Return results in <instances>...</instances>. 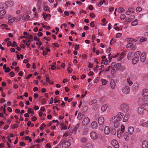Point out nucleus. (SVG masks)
Wrapping results in <instances>:
<instances>
[{
  "label": "nucleus",
  "instance_id": "nucleus-12",
  "mask_svg": "<svg viewBox=\"0 0 148 148\" xmlns=\"http://www.w3.org/2000/svg\"><path fill=\"white\" fill-rule=\"evenodd\" d=\"M5 5H6V6L5 7V9L7 8V6L9 5L10 6H12L13 5V2L11 1H8L5 2Z\"/></svg>",
  "mask_w": 148,
  "mask_h": 148
},
{
  "label": "nucleus",
  "instance_id": "nucleus-50",
  "mask_svg": "<svg viewBox=\"0 0 148 148\" xmlns=\"http://www.w3.org/2000/svg\"><path fill=\"white\" fill-rule=\"evenodd\" d=\"M133 45V43H128L126 45V47L127 48H128L129 47H132Z\"/></svg>",
  "mask_w": 148,
  "mask_h": 148
},
{
  "label": "nucleus",
  "instance_id": "nucleus-34",
  "mask_svg": "<svg viewBox=\"0 0 148 148\" xmlns=\"http://www.w3.org/2000/svg\"><path fill=\"white\" fill-rule=\"evenodd\" d=\"M71 145V142L69 141H65V148L66 147L68 148Z\"/></svg>",
  "mask_w": 148,
  "mask_h": 148
},
{
  "label": "nucleus",
  "instance_id": "nucleus-13",
  "mask_svg": "<svg viewBox=\"0 0 148 148\" xmlns=\"http://www.w3.org/2000/svg\"><path fill=\"white\" fill-rule=\"evenodd\" d=\"M110 130L108 126H106L104 129V132L105 134L108 135L110 133Z\"/></svg>",
  "mask_w": 148,
  "mask_h": 148
},
{
  "label": "nucleus",
  "instance_id": "nucleus-30",
  "mask_svg": "<svg viewBox=\"0 0 148 148\" xmlns=\"http://www.w3.org/2000/svg\"><path fill=\"white\" fill-rule=\"evenodd\" d=\"M88 129L87 128H85L84 129L83 132V135H86V134L88 132Z\"/></svg>",
  "mask_w": 148,
  "mask_h": 148
},
{
  "label": "nucleus",
  "instance_id": "nucleus-52",
  "mask_svg": "<svg viewBox=\"0 0 148 148\" xmlns=\"http://www.w3.org/2000/svg\"><path fill=\"white\" fill-rule=\"evenodd\" d=\"M143 101L145 103V104H148V98H145L143 100Z\"/></svg>",
  "mask_w": 148,
  "mask_h": 148
},
{
  "label": "nucleus",
  "instance_id": "nucleus-48",
  "mask_svg": "<svg viewBox=\"0 0 148 148\" xmlns=\"http://www.w3.org/2000/svg\"><path fill=\"white\" fill-rule=\"evenodd\" d=\"M123 10H124L123 8L122 7H120L118 8V12L119 13H121L123 12Z\"/></svg>",
  "mask_w": 148,
  "mask_h": 148
},
{
  "label": "nucleus",
  "instance_id": "nucleus-43",
  "mask_svg": "<svg viewBox=\"0 0 148 148\" xmlns=\"http://www.w3.org/2000/svg\"><path fill=\"white\" fill-rule=\"evenodd\" d=\"M6 11L4 10H2L0 11V15L3 16L6 13Z\"/></svg>",
  "mask_w": 148,
  "mask_h": 148
},
{
  "label": "nucleus",
  "instance_id": "nucleus-40",
  "mask_svg": "<svg viewBox=\"0 0 148 148\" xmlns=\"http://www.w3.org/2000/svg\"><path fill=\"white\" fill-rule=\"evenodd\" d=\"M121 66V64L119 63H117L116 66V70H119L120 69Z\"/></svg>",
  "mask_w": 148,
  "mask_h": 148
},
{
  "label": "nucleus",
  "instance_id": "nucleus-46",
  "mask_svg": "<svg viewBox=\"0 0 148 148\" xmlns=\"http://www.w3.org/2000/svg\"><path fill=\"white\" fill-rule=\"evenodd\" d=\"M142 10L141 8L140 7H137L136 9V11L137 12H139Z\"/></svg>",
  "mask_w": 148,
  "mask_h": 148
},
{
  "label": "nucleus",
  "instance_id": "nucleus-28",
  "mask_svg": "<svg viewBox=\"0 0 148 148\" xmlns=\"http://www.w3.org/2000/svg\"><path fill=\"white\" fill-rule=\"evenodd\" d=\"M107 108V106L105 104L103 105L101 108V110L103 112L105 111L106 109Z\"/></svg>",
  "mask_w": 148,
  "mask_h": 148
},
{
  "label": "nucleus",
  "instance_id": "nucleus-62",
  "mask_svg": "<svg viewBox=\"0 0 148 148\" xmlns=\"http://www.w3.org/2000/svg\"><path fill=\"white\" fill-rule=\"evenodd\" d=\"M122 34L121 33H117L116 34V38H118L121 36Z\"/></svg>",
  "mask_w": 148,
  "mask_h": 148
},
{
  "label": "nucleus",
  "instance_id": "nucleus-45",
  "mask_svg": "<svg viewBox=\"0 0 148 148\" xmlns=\"http://www.w3.org/2000/svg\"><path fill=\"white\" fill-rule=\"evenodd\" d=\"M121 132L122 133H123L124 132L125 130V126L123 124H122L121 125Z\"/></svg>",
  "mask_w": 148,
  "mask_h": 148
},
{
  "label": "nucleus",
  "instance_id": "nucleus-32",
  "mask_svg": "<svg viewBox=\"0 0 148 148\" xmlns=\"http://www.w3.org/2000/svg\"><path fill=\"white\" fill-rule=\"evenodd\" d=\"M97 101L96 99H94L90 101L89 102V104L90 105H92L93 103H95L97 102Z\"/></svg>",
  "mask_w": 148,
  "mask_h": 148
},
{
  "label": "nucleus",
  "instance_id": "nucleus-11",
  "mask_svg": "<svg viewBox=\"0 0 148 148\" xmlns=\"http://www.w3.org/2000/svg\"><path fill=\"white\" fill-rule=\"evenodd\" d=\"M142 95L144 97L148 96V89H144L142 91Z\"/></svg>",
  "mask_w": 148,
  "mask_h": 148
},
{
  "label": "nucleus",
  "instance_id": "nucleus-53",
  "mask_svg": "<svg viewBox=\"0 0 148 148\" xmlns=\"http://www.w3.org/2000/svg\"><path fill=\"white\" fill-rule=\"evenodd\" d=\"M11 70V69H10V68L9 67H8L5 70L4 72L5 73L9 72Z\"/></svg>",
  "mask_w": 148,
  "mask_h": 148
},
{
  "label": "nucleus",
  "instance_id": "nucleus-2",
  "mask_svg": "<svg viewBox=\"0 0 148 148\" xmlns=\"http://www.w3.org/2000/svg\"><path fill=\"white\" fill-rule=\"evenodd\" d=\"M121 110L122 111L125 112H127L129 110V107L128 105L125 104H121L120 106Z\"/></svg>",
  "mask_w": 148,
  "mask_h": 148
},
{
  "label": "nucleus",
  "instance_id": "nucleus-10",
  "mask_svg": "<svg viewBox=\"0 0 148 148\" xmlns=\"http://www.w3.org/2000/svg\"><path fill=\"white\" fill-rule=\"evenodd\" d=\"M104 122V119L102 116L100 117L98 119V123L100 125L103 124Z\"/></svg>",
  "mask_w": 148,
  "mask_h": 148
},
{
  "label": "nucleus",
  "instance_id": "nucleus-24",
  "mask_svg": "<svg viewBox=\"0 0 148 148\" xmlns=\"http://www.w3.org/2000/svg\"><path fill=\"white\" fill-rule=\"evenodd\" d=\"M92 128H95L97 127V123L96 121L92 122L91 124Z\"/></svg>",
  "mask_w": 148,
  "mask_h": 148
},
{
  "label": "nucleus",
  "instance_id": "nucleus-5",
  "mask_svg": "<svg viewBox=\"0 0 148 148\" xmlns=\"http://www.w3.org/2000/svg\"><path fill=\"white\" fill-rule=\"evenodd\" d=\"M90 119L88 117H86L84 118L83 120L82 124L83 125H87L89 122Z\"/></svg>",
  "mask_w": 148,
  "mask_h": 148
},
{
  "label": "nucleus",
  "instance_id": "nucleus-4",
  "mask_svg": "<svg viewBox=\"0 0 148 148\" xmlns=\"http://www.w3.org/2000/svg\"><path fill=\"white\" fill-rule=\"evenodd\" d=\"M130 90V88L128 86H126L124 87L122 89V92L124 94H127L129 92Z\"/></svg>",
  "mask_w": 148,
  "mask_h": 148
},
{
  "label": "nucleus",
  "instance_id": "nucleus-18",
  "mask_svg": "<svg viewBox=\"0 0 148 148\" xmlns=\"http://www.w3.org/2000/svg\"><path fill=\"white\" fill-rule=\"evenodd\" d=\"M134 128L133 127H130L128 128V131L129 134L132 135L134 132Z\"/></svg>",
  "mask_w": 148,
  "mask_h": 148
},
{
  "label": "nucleus",
  "instance_id": "nucleus-33",
  "mask_svg": "<svg viewBox=\"0 0 148 148\" xmlns=\"http://www.w3.org/2000/svg\"><path fill=\"white\" fill-rule=\"evenodd\" d=\"M125 55V53H122L120 54L119 60H120L123 58Z\"/></svg>",
  "mask_w": 148,
  "mask_h": 148
},
{
  "label": "nucleus",
  "instance_id": "nucleus-35",
  "mask_svg": "<svg viewBox=\"0 0 148 148\" xmlns=\"http://www.w3.org/2000/svg\"><path fill=\"white\" fill-rule=\"evenodd\" d=\"M140 54V51H137L135 53L134 56L135 57H137V58H138Z\"/></svg>",
  "mask_w": 148,
  "mask_h": 148
},
{
  "label": "nucleus",
  "instance_id": "nucleus-20",
  "mask_svg": "<svg viewBox=\"0 0 148 148\" xmlns=\"http://www.w3.org/2000/svg\"><path fill=\"white\" fill-rule=\"evenodd\" d=\"M140 125L142 126H144L146 127H148V121L143 122H141L140 123Z\"/></svg>",
  "mask_w": 148,
  "mask_h": 148
},
{
  "label": "nucleus",
  "instance_id": "nucleus-16",
  "mask_svg": "<svg viewBox=\"0 0 148 148\" xmlns=\"http://www.w3.org/2000/svg\"><path fill=\"white\" fill-rule=\"evenodd\" d=\"M134 53L132 52H129L127 55V57L128 60H131L134 56Z\"/></svg>",
  "mask_w": 148,
  "mask_h": 148
},
{
  "label": "nucleus",
  "instance_id": "nucleus-22",
  "mask_svg": "<svg viewBox=\"0 0 148 148\" xmlns=\"http://www.w3.org/2000/svg\"><path fill=\"white\" fill-rule=\"evenodd\" d=\"M84 114H82L80 112H79L77 118L79 120L81 119L84 117Z\"/></svg>",
  "mask_w": 148,
  "mask_h": 148
},
{
  "label": "nucleus",
  "instance_id": "nucleus-27",
  "mask_svg": "<svg viewBox=\"0 0 148 148\" xmlns=\"http://www.w3.org/2000/svg\"><path fill=\"white\" fill-rule=\"evenodd\" d=\"M110 132L111 134L113 135H114L116 133V131L114 128H112Z\"/></svg>",
  "mask_w": 148,
  "mask_h": 148
},
{
  "label": "nucleus",
  "instance_id": "nucleus-9",
  "mask_svg": "<svg viewBox=\"0 0 148 148\" xmlns=\"http://www.w3.org/2000/svg\"><path fill=\"white\" fill-rule=\"evenodd\" d=\"M112 144L116 148H119V145L118 144V142L116 140H112Z\"/></svg>",
  "mask_w": 148,
  "mask_h": 148
},
{
  "label": "nucleus",
  "instance_id": "nucleus-26",
  "mask_svg": "<svg viewBox=\"0 0 148 148\" xmlns=\"http://www.w3.org/2000/svg\"><path fill=\"white\" fill-rule=\"evenodd\" d=\"M142 108L144 109L146 111L148 112V104H145L142 105Z\"/></svg>",
  "mask_w": 148,
  "mask_h": 148
},
{
  "label": "nucleus",
  "instance_id": "nucleus-49",
  "mask_svg": "<svg viewBox=\"0 0 148 148\" xmlns=\"http://www.w3.org/2000/svg\"><path fill=\"white\" fill-rule=\"evenodd\" d=\"M107 81L105 79H102V84L103 85H105L106 84Z\"/></svg>",
  "mask_w": 148,
  "mask_h": 148
},
{
  "label": "nucleus",
  "instance_id": "nucleus-51",
  "mask_svg": "<svg viewBox=\"0 0 148 148\" xmlns=\"http://www.w3.org/2000/svg\"><path fill=\"white\" fill-rule=\"evenodd\" d=\"M125 17L126 16L124 14H122L120 16V19L121 20H123Z\"/></svg>",
  "mask_w": 148,
  "mask_h": 148
},
{
  "label": "nucleus",
  "instance_id": "nucleus-56",
  "mask_svg": "<svg viewBox=\"0 0 148 148\" xmlns=\"http://www.w3.org/2000/svg\"><path fill=\"white\" fill-rule=\"evenodd\" d=\"M134 40V39L131 38H129L128 39V41L130 42H133V41Z\"/></svg>",
  "mask_w": 148,
  "mask_h": 148
},
{
  "label": "nucleus",
  "instance_id": "nucleus-59",
  "mask_svg": "<svg viewBox=\"0 0 148 148\" xmlns=\"http://www.w3.org/2000/svg\"><path fill=\"white\" fill-rule=\"evenodd\" d=\"M130 12L134 13V9L133 8H131L130 9H129Z\"/></svg>",
  "mask_w": 148,
  "mask_h": 148
},
{
  "label": "nucleus",
  "instance_id": "nucleus-7",
  "mask_svg": "<svg viewBox=\"0 0 148 148\" xmlns=\"http://www.w3.org/2000/svg\"><path fill=\"white\" fill-rule=\"evenodd\" d=\"M90 136L91 138L93 139H96L98 137L96 133L94 132H91L90 134Z\"/></svg>",
  "mask_w": 148,
  "mask_h": 148
},
{
  "label": "nucleus",
  "instance_id": "nucleus-3",
  "mask_svg": "<svg viewBox=\"0 0 148 148\" xmlns=\"http://www.w3.org/2000/svg\"><path fill=\"white\" fill-rule=\"evenodd\" d=\"M64 118V116H60L59 117V119L61 120L60 123V124L61 128L62 130H65V125L64 123L62 122L63 120H62Z\"/></svg>",
  "mask_w": 148,
  "mask_h": 148
},
{
  "label": "nucleus",
  "instance_id": "nucleus-6",
  "mask_svg": "<svg viewBox=\"0 0 148 148\" xmlns=\"http://www.w3.org/2000/svg\"><path fill=\"white\" fill-rule=\"evenodd\" d=\"M146 53L145 52H143L142 53L140 58V60L142 62H144L145 61L146 57Z\"/></svg>",
  "mask_w": 148,
  "mask_h": 148
},
{
  "label": "nucleus",
  "instance_id": "nucleus-57",
  "mask_svg": "<svg viewBox=\"0 0 148 148\" xmlns=\"http://www.w3.org/2000/svg\"><path fill=\"white\" fill-rule=\"evenodd\" d=\"M12 46L13 47H17V45L16 44V43L15 41H14L13 42L12 44Z\"/></svg>",
  "mask_w": 148,
  "mask_h": 148
},
{
  "label": "nucleus",
  "instance_id": "nucleus-42",
  "mask_svg": "<svg viewBox=\"0 0 148 148\" xmlns=\"http://www.w3.org/2000/svg\"><path fill=\"white\" fill-rule=\"evenodd\" d=\"M122 135V133H121L120 132H119V131L118 130L117 132V137L120 138L121 137Z\"/></svg>",
  "mask_w": 148,
  "mask_h": 148
},
{
  "label": "nucleus",
  "instance_id": "nucleus-47",
  "mask_svg": "<svg viewBox=\"0 0 148 148\" xmlns=\"http://www.w3.org/2000/svg\"><path fill=\"white\" fill-rule=\"evenodd\" d=\"M67 133H65V137L67 136H70L72 134V131L69 130V132H66Z\"/></svg>",
  "mask_w": 148,
  "mask_h": 148
},
{
  "label": "nucleus",
  "instance_id": "nucleus-54",
  "mask_svg": "<svg viewBox=\"0 0 148 148\" xmlns=\"http://www.w3.org/2000/svg\"><path fill=\"white\" fill-rule=\"evenodd\" d=\"M9 74L10 76L12 77L14 76L15 75V73L13 71H11L10 72Z\"/></svg>",
  "mask_w": 148,
  "mask_h": 148
},
{
  "label": "nucleus",
  "instance_id": "nucleus-55",
  "mask_svg": "<svg viewBox=\"0 0 148 148\" xmlns=\"http://www.w3.org/2000/svg\"><path fill=\"white\" fill-rule=\"evenodd\" d=\"M101 68L99 69V70L101 71V73L104 70V66L103 65H102L101 66Z\"/></svg>",
  "mask_w": 148,
  "mask_h": 148
},
{
  "label": "nucleus",
  "instance_id": "nucleus-1",
  "mask_svg": "<svg viewBox=\"0 0 148 148\" xmlns=\"http://www.w3.org/2000/svg\"><path fill=\"white\" fill-rule=\"evenodd\" d=\"M118 114L119 115H117L112 118L110 119V121L112 122L113 121L119 122L121 120L123 116V114L121 112H119Z\"/></svg>",
  "mask_w": 148,
  "mask_h": 148
},
{
  "label": "nucleus",
  "instance_id": "nucleus-8",
  "mask_svg": "<svg viewBox=\"0 0 148 148\" xmlns=\"http://www.w3.org/2000/svg\"><path fill=\"white\" fill-rule=\"evenodd\" d=\"M65 136V134H64L63 136V139L58 144V145L59 146H61V145H62V148H65V146H64L65 143V140L64 138V137Z\"/></svg>",
  "mask_w": 148,
  "mask_h": 148
},
{
  "label": "nucleus",
  "instance_id": "nucleus-63",
  "mask_svg": "<svg viewBox=\"0 0 148 148\" xmlns=\"http://www.w3.org/2000/svg\"><path fill=\"white\" fill-rule=\"evenodd\" d=\"M103 3V2L102 0H100V2L98 4V6L99 7H100L101 5Z\"/></svg>",
  "mask_w": 148,
  "mask_h": 148
},
{
  "label": "nucleus",
  "instance_id": "nucleus-60",
  "mask_svg": "<svg viewBox=\"0 0 148 148\" xmlns=\"http://www.w3.org/2000/svg\"><path fill=\"white\" fill-rule=\"evenodd\" d=\"M49 10V9L48 6H47V7L45 6L44 8V10L45 11H46L48 10Z\"/></svg>",
  "mask_w": 148,
  "mask_h": 148
},
{
  "label": "nucleus",
  "instance_id": "nucleus-36",
  "mask_svg": "<svg viewBox=\"0 0 148 148\" xmlns=\"http://www.w3.org/2000/svg\"><path fill=\"white\" fill-rule=\"evenodd\" d=\"M137 23V20H135L134 21L131 23V25L132 26H134L136 25Z\"/></svg>",
  "mask_w": 148,
  "mask_h": 148
},
{
  "label": "nucleus",
  "instance_id": "nucleus-14",
  "mask_svg": "<svg viewBox=\"0 0 148 148\" xmlns=\"http://www.w3.org/2000/svg\"><path fill=\"white\" fill-rule=\"evenodd\" d=\"M142 148H147L148 147V143L146 141H145L143 142L142 145Z\"/></svg>",
  "mask_w": 148,
  "mask_h": 148
},
{
  "label": "nucleus",
  "instance_id": "nucleus-17",
  "mask_svg": "<svg viewBox=\"0 0 148 148\" xmlns=\"http://www.w3.org/2000/svg\"><path fill=\"white\" fill-rule=\"evenodd\" d=\"M123 137L126 140L128 141L130 138L129 134H128L127 132H125L124 134Z\"/></svg>",
  "mask_w": 148,
  "mask_h": 148
},
{
  "label": "nucleus",
  "instance_id": "nucleus-31",
  "mask_svg": "<svg viewBox=\"0 0 148 148\" xmlns=\"http://www.w3.org/2000/svg\"><path fill=\"white\" fill-rule=\"evenodd\" d=\"M46 14V13L45 12H43L42 14V15L43 16V18H44L45 19L46 18H47V16H49V17H51V15L49 14H47L46 16H45V15Z\"/></svg>",
  "mask_w": 148,
  "mask_h": 148
},
{
  "label": "nucleus",
  "instance_id": "nucleus-25",
  "mask_svg": "<svg viewBox=\"0 0 148 148\" xmlns=\"http://www.w3.org/2000/svg\"><path fill=\"white\" fill-rule=\"evenodd\" d=\"M112 58V57H110V58H109V60H108L107 59L106 60V61L105 62L103 63V64L105 65H108V62L109 63L111 61V60Z\"/></svg>",
  "mask_w": 148,
  "mask_h": 148
},
{
  "label": "nucleus",
  "instance_id": "nucleus-37",
  "mask_svg": "<svg viewBox=\"0 0 148 148\" xmlns=\"http://www.w3.org/2000/svg\"><path fill=\"white\" fill-rule=\"evenodd\" d=\"M112 122H113L114 123V126L116 128H117L119 125V122L116 121H113Z\"/></svg>",
  "mask_w": 148,
  "mask_h": 148
},
{
  "label": "nucleus",
  "instance_id": "nucleus-19",
  "mask_svg": "<svg viewBox=\"0 0 148 148\" xmlns=\"http://www.w3.org/2000/svg\"><path fill=\"white\" fill-rule=\"evenodd\" d=\"M110 85L111 87L113 89L115 87V84L114 81L113 79H111L110 81Z\"/></svg>",
  "mask_w": 148,
  "mask_h": 148
},
{
  "label": "nucleus",
  "instance_id": "nucleus-38",
  "mask_svg": "<svg viewBox=\"0 0 148 148\" xmlns=\"http://www.w3.org/2000/svg\"><path fill=\"white\" fill-rule=\"evenodd\" d=\"M36 147H37V148H40L39 145L37 144V145H32L30 148H36Z\"/></svg>",
  "mask_w": 148,
  "mask_h": 148
},
{
  "label": "nucleus",
  "instance_id": "nucleus-15",
  "mask_svg": "<svg viewBox=\"0 0 148 148\" xmlns=\"http://www.w3.org/2000/svg\"><path fill=\"white\" fill-rule=\"evenodd\" d=\"M138 58L137 57H135L133 58L132 60V63L133 64H136L138 61Z\"/></svg>",
  "mask_w": 148,
  "mask_h": 148
},
{
  "label": "nucleus",
  "instance_id": "nucleus-64",
  "mask_svg": "<svg viewBox=\"0 0 148 148\" xmlns=\"http://www.w3.org/2000/svg\"><path fill=\"white\" fill-rule=\"evenodd\" d=\"M37 119V118L35 116H33L32 118V120L33 121H35Z\"/></svg>",
  "mask_w": 148,
  "mask_h": 148
},
{
  "label": "nucleus",
  "instance_id": "nucleus-44",
  "mask_svg": "<svg viewBox=\"0 0 148 148\" xmlns=\"http://www.w3.org/2000/svg\"><path fill=\"white\" fill-rule=\"evenodd\" d=\"M88 109V107L87 106H84L82 109V111L84 112H86Z\"/></svg>",
  "mask_w": 148,
  "mask_h": 148
},
{
  "label": "nucleus",
  "instance_id": "nucleus-29",
  "mask_svg": "<svg viewBox=\"0 0 148 148\" xmlns=\"http://www.w3.org/2000/svg\"><path fill=\"white\" fill-rule=\"evenodd\" d=\"M79 125H80V124L79 123H78L77 124V125L76 126H75L73 130V131H74V133L76 132L77 131Z\"/></svg>",
  "mask_w": 148,
  "mask_h": 148
},
{
  "label": "nucleus",
  "instance_id": "nucleus-23",
  "mask_svg": "<svg viewBox=\"0 0 148 148\" xmlns=\"http://www.w3.org/2000/svg\"><path fill=\"white\" fill-rule=\"evenodd\" d=\"M144 111V109L141 107H139L138 108V113L140 114H142Z\"/></svg>",
  "mask_w": 148,
  "mask_h": 148
},
{
  "label": "nucleus",
  "instance_id": "nucleus-41",
  "mask_svg": "<svg viewBox=\"0 0 148 148\" xmlns=\"http://www.w3.org/2000/svg\"><path fill=\"white\" fill-rule=\"evenodd\" d=\"M87 139L86 138L82 137L81 139V141L83 143H86L87 142Z\"/></svg>",
  "mask_w": 148,
  "mask_h": 148
},
{
  "label": "nucleus",
  "instance_id": "nucleus-58",
  "mask_svg": "<svg viewBox=\"0 0 148 148\" xmlns=\"http://www.w3.org/2000/svg\"><path fill=\"white\" fill-rule=\"evenodd\" d=\"M140 41L142 42H143L144 41H146L147 40V39L145 38H141L140 39Z\"/></svg>",
  "mask_w": 148,
  "mask_h": 148
},
{
  "label": "nucleus",
  "instance_id": "nucleus-61",
  "mask_svg": "<svg viewBox=\"0 0 148 148\" xmlns=\"http://www.w3.org/2000/svg\"><path fill=\"white\" fill-rule=\"evenodd\" d=\"M116 41V39L113 40V38L110 41V44H112V43H113L115 42Z\"/></svg>",
  "mask_w": 148,
  "mask_h": 148
},
{
  "label": "nucleus",
  "instance_id": "nucleus-39",
  "mask_svg": "<svg viewBox=\"0 0 148 148\" xmlns=\"http://www.w3.org/2000/svg\"><path fill=\"white\" fill-rule=\"evenodd\" d=\"M15 19L16 18L14 17L11 19L8 20V22L9 23H12L15 21Z\"/></svg>",
  "mask_w": 148,
  "mask_h": 148
},
{
  "label": "nucleus",
  "instance_id": "nucleus-21",
  "mask_svg": "<svg viewBox=\"0 0 148 148\" xmlns=\"http://www.w3.org/2000/svg\"><path fill=\"white\" fill-rule=\"evenodd\" d=\"M129 117V115L127 114H125L123 119V122H125L126 121H127V120H128Z\"/></svg>",
  "mask_w": 148,
  "mask_h": 148
}]
</instances>
